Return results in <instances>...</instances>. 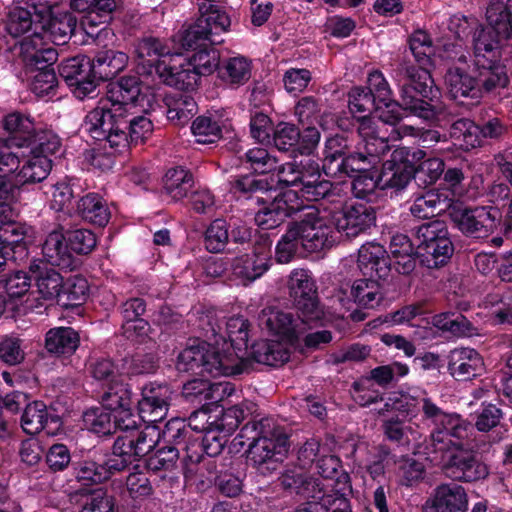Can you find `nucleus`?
Returning <instances> with one entry per match:
<instances>
[{"label": "nucleus", "mask_w": 512, "mask_h": 512, "mask_svg": "<svg viewBox=\"0 0 512 512\" xmlns=\"http://www.w3.org/2000/svg\"><path fill=\"white\" fill-rule=\"evenodd\" d=\"M400 120L401 116L393 113L382 116L381 121H376L367 115L359 116L357 132L361 141L357 145V150L348 154L338 164V169L348 173L349 171H367L374 167L381 156L391 148L386 124L396 125Z\"/></svg>", "instance_id": "nucleus-1"}, {"label": "nucleus", "mask_w": 512, "mask_h": 512, "mask_svg": "<svg viewBox=\"0 0 512 512\" xmlns=\"http://www.w3.org/2000/svg\"><path fill=\"white\" fill-rule=\"evenodd\" d=\"M509 83L506 69L488 70L473 62L472 67L452 65L445 74V84L450 97L459 102H479L485 94L505 88Z\"/></svg>", "instance_id": "nucleus-2"}, {"label": "nucleus", "mask_w": 512, "mask_h": 512, "mask_svg": "<svg viewBox=\"0 0 512 512\" xmlns=\"http://www.w3.org/2000/svg\"><path fill=\"white\" fill-rule=\"evenodd\" d=\"M160 436L155 426H148L143 432L120 434L117 436L112 454L101 463L107 479L121 472L147 455L157 444Z\"/></svg>", "instance_id": "nucleus-3"}, {"label": "nucleus", "mask_w": 512, "mask_h": 512, "mask_svg": "<svg viewBox=\"0 0 512 512\" xmlns=\"http://www.w3.org/2000/svg\"><path fill=\"white\" fill-rule=\"evenodd\" d=\"M125 109L119 105L103 104L92 109L85 116L82 128L93 139L106 141L111 148L128 145L127 122Z\"/></svg>", "instance_id": "nucleus-4"}, {"label": "nucleus", "mask_w": 512, "mask_h": 512, "mask_svg": "<svg viewBox=\"0 0 512 512\" xmlns=\"http://www.w3.org/2000/svg\"><path fill=\"white\" fill-rule=\"evenodd\" d=\"M455 34L461 39L472 33L473 62L488 70H495L496 67L506 69L499 61L502 38L495 34L490 26L478 24L475 19L471 21L464 17L457 19Z\"/></svg>", "instance_id": "nucleus-5"}, {"label": "nucleus", "mask_w": 512, "mask_h": 512, "mask_svg": "<svg viewBox=\"0 0 512 512\" xmlns=\"http://www.w3.org/2000/svg\"><path fill=\"white\" fill-rule=\"evenodd\" d=\"M287 287L299 317H302L303 321L322 323L325 312L319 302L317 287L311 273L306 269H294L289 275Z\"/></svg>", "instance_id": "nucleus-6"}, {"label": "nucleus", "mask_w": 512, "mask_h": 512, "mask_svg": "<svg viewBox=\"0 0 512 512\" xmlns=\"http://www.w3.org/2000/svg\"><path fill=\"white\" fill-rule=\"evenodd\" d=\"M248 460L262 475L276 471L288 452L287 437L276 427L273 435H265L255 442L248 443Z\"/></svg>", "instance_id": "nucleus-7"}, {"label": "nucleus", "mask_w": 512, "mask_h": 512, "mask_svg": "<svg viewBox=\"0 0 512 512\" xmlns=\"http://www.w3.org/2000/svg\"><path fill=\"white\" fill-rule=\"evenodd\" d=\"M107 101L112 105H119L130 110L140 108L146 112L153 101L147 86H143L138 76H124L115 82H110L106 92Z\"/></svg>", "instance_id": "nucleus-8"}, {"label": "nucleus", "mask_w": 512, "mask_h": 512, "mask_svg": "<svg viewBox=\"0 0 512 512\" xmlns=\"http://www.w3.org/2000/svg\"><path fill=\"white\" fill-rule=\"evenodd\" d=\"M310 207L305 218L296 224L302 236L303 250L310 253L320 252L331 248L338 241L339 232L336 223L319 217L313 207Z\"/></svg>", "instance_id": "nucleus-9"}, {"label": "nucleus", "mask_w": 512, "mask_h": 512, "mask_svg": "<svg viewBox=\"0 0 512 512\" xmlns=\"http://www.w3.org/2000/svg\"><path fill=\"white\" fill-rule=\"evenodd\" d=\"M59 75L78 99L91 96L98 86L91 59L85 55L63 60L59 65Z\"/></svg>", "instance_id": "nucleus-10"}, {"label": "nucleus", "mask_w": 512, "mask_h": 512, "mask_svg": "<svg viewBox=\"0 0 512 512\" xmlns=\"http://www.w3.org/2000/svg\"><path fill=\"white\" fill-rule=\"evenodd\" d=\"M443 471L448 478L457 482H475L485 479L489 474L487 465L473 451L464 447L448 452Z\"/></svg>", "instance_id": "nucleus-11"}, {"label": "nucleus", "mask_w": 512, "mask_h": 512, "mask_svg": "<svg viewBox=\"0 0 512 512\" xmlns=\"http://www.w3.org/2000/svg\"><path fill=\"white\" fill-rule=\"evenodd\" d=\"M258 321L262 329L288 341L298 338L306 329L322 324L316 323V321H303L302 317H299V313H297V318H294L291 312H285L276 307L262 309Z\"/></svg>", "instance_id": "nucleus-12"}, {"label": "nucleus", "mask_w": 512, "mask_h": 512, "mask_svg": "<svg viewBox=\"0 0 512 512\" xmlns=\"http://www.w3.org/2000/svg\"><path fill=\"white\" fill-rule=\"evenodd\" d=\"M473 432L470 422L462 419L460 415L450 413L437 427H434L430 438L435 451L450 452L465 446Z\"/></svg>", "instance_id": "nucleus-13"}, {"label": "nucleus", "mask_w": 512, "mask_h": 512, "mask_svg": "<svg viewBox=\"0 0 512 512\" xmlns=\"http://www.w3.org/2000/svg\"><path fill=\"white\" fill-rule=\"evenodd\" d=\"M172 394V390L166 384H146L142 388V398L138 401V416L149 424L162 421L167 416Z\"/></svg>", "instance_id": "nucleus-14"}, {"label": "nucleus", "mask_w": 512, "mask_h": 512, "mask_svg": "<svg viewBox=\"0 0 512 512\" xmlns=\"http://www.w3.org/2000/svg\"><path fill=\"white\" fill-rule=\"evenodd\" d=\"M310 208L299 194H277L256 214L255 221L262 229L269 230L280 225L286 217Z\"/></svg>", "instance_id": "nucleus-15"}, {"label": "nucleus", "mask_w": 512, "mask_h": 512, "mask_svg": "<svg viewBox=\"0 0 512 512\" xmlns=\"http://www.w3.org/2000/svg\"><path fill=\"white\" fill-rule=\"evenodd\" d=\"M41 29L49 34L56 44L66 43V39L73 35L77 26V18L70 11H60L47 5H34L32 7Z\"/></svg>", "instance_id": "nucleus-16"}, {"label": "nucleus", "mask_w": 512, "mask_h": 512, "mask_svg": "<svg viewBox=\"0 0 512 512\" xmlns=\"http://www.w3.org/2000/svg\"><path fill=\"white\" fill-rule=\"evenodd\" d=\"M135 52L139 59L137 72L142 76L157 77L167 69L162 57L170 54V48L159 38L145 36L137 41Z\"/></svg>", "instance_id": "nucleus-17"}, {"label": "nucleus", "mask_w": 512, "mask_h": 512, "mask_svg": "<svg viewBox=\"0 0 512 512\" xmlns=\"http://www.w3.org/2000/svg\"><path fill=\"white\" fill-rule=\"evenodd\" d=\"M466 489L457 483L437 485L424 504L426 512H468Z\"/></svg>", "instance_id": "nucleus-18"}, {"label": "nucleus", "mask_w": 512, "mask_h": 512, "mask_svg": "<svg viewBox=\"0 0 512 512\" xmlns=\"http://www.w3.org/2000/svg\"><path fill=\"white\" fill-rule=\"evenodd\" d=\"M375 221V208L360 198V201L347 207L343 215L336 219V229L347 238H355L370 229Z\"/></svg>", "instance_id": "nucleus-19"}, {"label": "nucleus", "mask_w": 512, "mask_h": 512, "mask_svg": "<svg viewBox=\"0 0 512 512\" xmlns=\"http://www.w3.org/2000/svg\"><path fill=\"white\" fill-rule=\"evenodd\" d=\"M450 218L464 234L474 238L488 236L493 227V218L485 207L468 209L458 201L451 210Z\"/></svg>", "instance_id": "nucleus-20"}, {"label": "nucleus", "mask_w": 512, "mask_h": 512, "mask_svg": "<svg viewBox=\"0 0 512 512\" xmlns=\"http://www.w3.org/2000/svg\"><path fill=\"white\" fill-rule=\"evenodd\" d=\"M246 367L247 362L240 358L233 349L219 350L214 344L207 343L202 375L234 376L243 373Z\"/></svg>", "instance_id": "nucleus-21"}, {"label": "nucleus", "mask_w": 512, "mask_h": 512, "mask_svg": "<svg viewBox=\"0 0 512 512\" xmlns=\"http://www.w3.org/2000/svg\"><path fill=\"white\" fill-rule=\"evenodd\" d=\"M20 53L26 66L32 71L54 69L53 65L58 60L57 50L47 46L43 35L36 31L21 40Z\"/></svg>", "instance_id": "nucleus-22"}, {"label": "nucleus", "mask_w": 512, "mask_h": 512, "mask_svg": "<svg viewBox=\"0 0 512 512\" xmlns=\"http://www.w3.org/2000/svg\"><path fill=\"white\" fill-rule=\"evenodd\" d=\"M23 430L28 434L45 432L46 435H55L61 429V420L58 415H50L47 407L40 401L26 405L21 418Z\"/></svg>", "instance_id": "nucleus-23"}, {"label": "nucleus", "mask_w": 512, "mask_h": 512, "mask_svg": "<svg viewBox=\"0 0 512 512\" xmlns=\"http://www.w3.org/2000/svg\"><path fill=\"white\" fill-rule=\"evenodd\" d=\"M358 268L369 277L386 279L391 271L389 255L385 248L374 242L363 244L358 250Z\"/></svg>", "instance_id": "nucleus-24"}, {"label": "nucleus", "mask_w": 512, "mask_h": 512, "mask_svg": "<svg viewBox=\"0 0 512 512\" xmlns=\"http://www.w3.org/2000/svg\"><path fill=\"white\" fill-rule=\"evenodd\" d=\"M269 260L266 247L255 248L251 253L233 259L232 273L242 281L253 282L269 269Z\"/></svg>", "instance_id": "nucleus-25"}, {"label": "nucleus", "mask_w": 512, "mask_h": 512, "mask_svg": "<svg viewBox=\"0 0 512 512\" xmlns=\"http://www.w3.org/2000/svg\"><path fill=\"white\" fill-rule=\"evenodd\" d=\"M29 272L36 282L39 294L44 299L60 298L64 282L53 266L42 259H34L30 262Z\"/></svg>", "instance_id": "nucleus-26"}, {"label": "nucleus", "mask_w": 512, "mask_h": 512, "mask_svg": "<svg viewBox=\"0 0 512 512\" xmlns=\"http://www.w3.org/2000/svg\"><path fill=\"white\" fill-rule=\"evenodd\" d=\"M448 369L458 381H467L480 374L483 360L472 348H456L450 352Z\"/></svg>", "instance_id": "nucleus-27"}, {"label": "nucleus", "mask_w": 512, "mask_h": 512, "mask_svg": "<svg viewBox=\"0 0 512 512\" xmlns=\"http://www.w3.org/2000/svg\"><path fill=\"white\" fill-rule=\"evenodd\" d=\"M199 17L197 20L211 31L212 37L220 38L221 33L228 31L231 20L225 6L218 0H198Z\"/></svg>", "instance_id": "nucleus-28"}, {"label": "nucleus", "mask_w": 512, "mask_h": 512, "mask_svg": "<svg viewBox=\"0 0 512 512\" xmlns=\"http://www.w3.org/2000/svg\"><path fill=\"white\" fill-rule=\"evenodd\" d=\"M399 86L400 99L399 101H393V103L400 106L403 110L409 111L424 120H433L441 113V106L431 104L420 98L421 96L416 91V88L403 82L399 83Z\"/></svg>", "instance_id": "nucleus-29"}, {"label": "nucleus", "mask_w": 512, "mask_h": 512, "mask_svg": "<svg viewBox=\"0 0 512 512\" xmlns=\"http://www.w3.org/2000/svg\"><path fill=\"white\" fill-rule=\"evenodd\" d=\"M209 318L208 324L211 326L210 333L214 338L219 337L222 340L228 338L230 342L231 348L235 351V349H241L242 347L247 346L248 342V322L243 317H231L225 322V326L223 327L219 323L212 324L211 317ZM214 344H218V340L214 339Z\"/></svg>", "instance_id": "nucleus-30"}, {"label": "nucleus", "mask_w": 512, "mask_h": 512, "mask_svg": "<svg viewBox=\"0 0 512 512\" xmlns=\"http://www.w3.org/2000/svg\"><path fill=\"white\" fill-rule=\"evenodd\" d=\"M128 63V56L121 51L107 49L97 52L91 66H93L94 78L97 84L101 81H108L113 79L126 67Z\"/></svg>", "instance_id": "nucleus-31"}, {"label": "nucleus", "mask_w": 512, "mask_h": 512, "mask_svg": "<svg viewBox=\"0 0 512 512\" xmlns=\"http://www.w3.org/2000/svg\"><path fill=\"white\" fill-rule=\"evenodd\" d=\"M3 129L6 137L2 140L15 145L17 149H25L36 128L28 116L14 112L4 118Z\"/></svg>", "instance_id": "nucleus-32"}, {"label": "nucleus", "mask_w": 512, "mask_h": 512, "mask_svg": "<svg viewBox=\"0 0 512 512\" xmlns=\"http://www.w3.org/2000/svg\"><path fill=\"white\" fill-rule=\"evenodd\" d=\"M79 344V333L71 327L51 328L45 336V349L56 356L72 355Z\"/></svg>", "instance_id": "nucleus-33"}, {"label": "nucleus", "mask_w": 512, "mask_h": 512, "mask_svg": "<svg viewBox=\"0 0 512 512\" xmlns=\"http://www.w3.org/2000/svg\"><path fill=\"white\" fill-rule=\"evenodd\" d=\"M428 66H415L407 62L400 64L397 74L398 82L409 84L423 98L432 99L435 97L433 91V79L427 69Z\"/></svg>", "instance_id": "nucleus-34"}, {"label": "nucleus", "mask_w": 512, "mask_h": 512, "mask_svg": "<svg viewBox=\"0 0 512 512\" xmlns=\"http://www.w3.org/2000/svg\"><path fill=\"white\" fill-rule=\"evenodd\" d=\"M44 261L51 266L68 268L73 263L72 253L60 230L49 233L42 246Z\"/></svg>", "instance_id": "nucleus-35"}, {"label": "nucleus", "mask_w": 512, "mask_h": 512, "mask_svg": "<svg viewBox=\"0 0 512 512\" xmlns=\"http://www.w3.org/2000/svg\"><path fill=\"white\" fill-rule=\"evenodd\" d=\"M457 201L449 198L447 194H420L410 207V212L417 218L425 219L451 210Z\"/></svg>", "instance_id": "nucleus-36"}, {"label": "nucleus", "mask_w": 512, "mask_h": 512, "mask_svg": "<svg viewBox=\"0 0 512 512\" xmlns=\"http://www.w3.org/2000/svg\"><path fill=\"white\" fill-rule=\"evenodd\" d=\"M486 18L495 34L512 46V0H507L506 4L491 2L486 10Z\"/></svg>", "instance_id": "nucleus-37"}, {"label": "nucleus", "mask_w": 512, "mask_h": 512, "mask_svg": "<svg viewBox=\"0 0 512 512\" xmlns=\"http://www.w3.org/2000/svg\"><path fill=\"white\" fill-rule=\"evenodd\" d=\"M370 278L355 280L351 287L354 302L363 308L374 309L378 307L384 297L381 284Z\"/></svg>", "instance_id": "nucleus-38"}, {"label": "nucleus", "mask_w": 512, "mask_h": 512, "mask_svg": "<svg viewBox=\"0 0 512 512\" xmlns=\"http://www.w3.org/2000/svg\"><path fill=\"white\" fill-rule=\"evenodd\" d=\"M157 77L163 83L179 90H193L197 86L201 76L187 61L179 66H170L167 64L166 71L160 72Z\"/></svg>", "instance_id": "nucleus-39"}, {"label": "nucleus", "mask_w": 512, "mask_h": 512, "mask_svg": "<svg viewBox=\"0 0 512 512\" xmlns=\"http://www.w3.org/2000/svg\"><path fill=\"white\" fill-rule=\"evenodd\" d=\"M78 212L82 218L98 226H105L110 219V209L99 194H86L78 201Z\"/></svg>", "instance_id": "nucleus-40"}, {"label": "nucleus", "mask_w": 512, "mask_h": 512, "mask_svg": "<svg viewBox=\"0 0 512 512\" xmlns=\"http://www.w3.org/2000/svg\"><path fill=\"white\" fill-rule=\"evenodd\" d=\"M206 349L207 342L193 340L179 353L176 362L177 370L202 374Z\"/></svg>", "instance_id": "nucleus-41"}, {"label": "nucleus", "mask_w": 512, "mask_h": 512, "mask_svg": "<svg viewBox=\"0 0 512 512\" xmlns=\"http://www.w3.org/2000/svg\"><path fill=\"white\" fill-rule=\"evenodd\" d=\"M252 355L256 362L278 366L289 359L288 350L278 341H259L252 347Z\"/></svg>", "instance_id": "nucleus-42"}, {"label": "nucleus", "mask_w": 512, "mask_h": 512, "mask_svg": "<svg viewBox=\"0 0 512 512\" xmlns=\"http://www.w3.org/2000/svg\"><path fill=\"white\" fill-rule=\"evenodd\" d=\"M221 383H211L204 379H193L183 385L182 394L188 401L217 402L221 399Z\"/></svg>", "instance_id": "nucleus-43"}, {"label": "nucleus", "mask_w": 512, "mask_h": 512, "mask_svg": "<svg viewBox=\"0 0 512 512\" xmlns=\"http://www.w3.org/2000/svg\"><path fill=\"white\" fill-rule=\"evenodd\" d=\"M450 136L456 141L455 145H459L464 150H470L481 144L480 126L466 118L458 119L451 125Z\"/></svg>", "instance_id": "nucleus-44"}, {"label": "nucleus", "mask_w": 512, "mask_h": 512, "mask_svg": "<svg viewBox=\"0 0 512 512\" xmlns=\"http://www.w3.org/2000/svg\"><path fill=\"white\" fill-rule=\"evenodd\" d=\"M61 147L60 138L51 130L35 129L29 143L26 145L25 150L29 156L44 155L50 158L59 151Z\"/></svg>", "instance_id": "nucleus-45"}, {"label": "nucleus", "mask_w": 512, "mask_h": 512, "mask_svg": "<svg viewBox=\"0 0 512 512\" xmlns=\"http://www.w3.org/2000/svg\"><path fill=\"white\" fill-rule=\"evenodd\" d=\"M102 407L114 413L122 408L133 406L132 392L127 384L116 381L108 385L101 397Z\"/></svg>", "instance_id": "nucleus-46"}, {"label": "nucleus", "mask_w": 512, "mask_h": 512, "mask_svg": "<svg viewBox=\"0 0 512 512\" xmlns=\"http://www.w3.org/2000/svg\"><path fill=\"white\" fill-rule=\"evenodd\" d=\"M303 250L302 236L296 222L289 225L286 233L276 246V259L279 263H289L293 257Z\"/></svg>", "instance_id": "nucleus-47"}, {"label": "nucleus", "mask_w": 512, "mask_h": 512, "mask_svg": "<svg viewBox=\"0 0 512 512\" xmlns=\"http://www.w3.org/2000/svg\"><path fill=\"white\" fill-rule=\"evenodd\" d=\"M453 252L454 246L447 235L420 251L421 262L428 268H438L450 259Z\"/></svg>", "instance_id": "nucleus-48"}, {"label": "nucleus", "mask_w": 512, "mask_h": 512, "mask_svg": "<svg viewBox=\"0 0 512 512\" xmlns=\"http://www.w3.org/2000/svg\"><path fill=\"white\" fill-rule=\"evenodd\" d=\"M30 158L23 165L18 174V182L23 185L36 183L44 180L52 167V160L47 156H29Z\"/></svg>", "instance_id": "nucleus-49"}, {"label": "nucleus", "mask_w": 512, "mask_h": 512, "mask_svg": "<svg viewBox=\"0 0 512 512\" xmlns=\"http://www.w3.org/2000/svg\"><path fill=\"white\" fill-rule=\"evenodd\" d=\"M425 466L422 462L406 457L398 462L397 482L406 488L417 487L425 478Z\"/></svg>", "instance_id": "nucleus-50"}, {"label": "nucleus", "mask_w": 512, "mask_h": 512, "mask_svg": "<svg viewBox=\"0 0 512 512\" xmlns=\"http://www.w3.org/2000/svg\"><path fill=\"white\" fill-rule=\"evenodd\" d=\"M219 75L231 85H243L251 77V63L244 57L230 58L221 68Z\"/></svg>", "instance_id": "nucleus-51"}, {"label": "nucleus", "mask_w": 512, "mask_h": 512, "mask_svg": "<svg viewBox=\"0 0 512 512\" xmlns=\"http://www.w3.org/2000/svg\"><path fill=\"white\" fill-rule=\"evenodd\" d=\"M146 310V304L143 299L131 298L122 305V314L126 323L123 324V333L127 338H131L132 332L143 330L147 323L140 318Z\"/></svg>", "instance_id": "nucleus-52"}, {"label": "nucleus", "mask_w": 512, "mask_h": 512, "mask_svg": "<svg viewBox=\"0 0 512 512\" xmlns=\"http://www.w3.org/2000/svg\"><path fill=\"white\" fill-rule=\"evenodd\" d=\"M281 485L285 489L295 491L306 498H316V491L321 483L318 479L305 476L303 473L288 471L280 478Z\"/></svg>", "instance_id": "nucleus-53"}, {"label": "nucleus", "mask_w": 512, "mask_h": 512, "mask_svg": "<svg viewBox=\"0 0 512 512\" xmlns=\"http://www.w3.org/2000/svg\"><path fill=\"white\" fill-rule=\"evenodd\" d=\"M300 140V130L294 124L280 122L273 129L274 146L281 152L295 154Z\"/></svg>", "instance_id": "nucleus-54"}, {"label": "nucleus", "mask_w": 512, "mask_h": 512, "mask_svg": "<svg viewBox=\"0 0 512 512\" xmlns=\"http://www.w3.org/2000/svg\"><path fill=\"white\" fill-rule=\"evenodd\" d=\"M415 168L408 166L407 168H391L382 167L381 173L378 175V188L402 190L414 178Z\"/></svg>", "instance_id": "nucleus-55"}, {"label": "nucleus", "mask_w": 512, "mask_h": 512, "mask_svg": "<svg viewBox=\"0 0 512 512\" xmlns=\"http://www.w3.org/2000/svg\"><path fill=\"white\" fill-rule=\"evenodd\" d=\"M196 112L195 100L189 95L180 94L168 106L167 118L176 125H185Z\"/></svg>", "instance_id": "nucleus-56"}, {"label": "nucleus", "mask_w": 512, "mask_h": 512, "mask_svg": "<svg viewBox=\"0 0 512 512\" xmlns=\"http://www.w3.org/2000/svg\"><path fill=\"white\" fill-rule=\"evenodd\" d=\"M33 23L35 25L39 23L34 10L32 14L29 9L14 7L8 14L6 30L11 36L19 37L27 32L32 27Z\"/></svg>", "instance_id": "nucleus-57"}, {"label": "nucleus", "mask_w": 512, "mask_h": 512, "mask_svg": "<svg viewBox=\"0 0 512 512\" xmlns=\"http://www.w3.org/2000/svg\"><path fill=\"white\" fill-rule=\"evenodd\" d=\"M83 422L87 429L99 435H108L114 428L112 413L102 406L87 410Z\"/></svg>", "instance_id": "nucleus-58"}, {"label": "nucleus", "mask_w": 512, "mask_h": 512, "mask_svg": "<svg viewBox=\"0 0 512 512\" xmlns=\"http://www.w3.org/2000/svg\"><path fill=\"white\" fill-rule=\"evenodd\" d=\"M181 44L185 49H197L205 45L208 41L210 44H220L223 39L212 37L211 31L206 30L205 26L200 24L198 20L190 25L181 35Z\"/></svg>", "instance_id": "nucleus-59"}, {"label": "nucleus", "mask_w": 512, "mask_h": 512, "mask_svg": "<svg viewBox=\"0 0 512 512\" xmlns=\"http://www.w3.org/2000/svg\"><path fill=\"white\" fill-rule=\"evenodd\" d=\"M191 131L198 143H215L222 137V129L219 123L208 116L197 117L191 126Z\"/></svg>", "instance_id": "nucleus-60"}, {"label": "nucleus", "mask_w": 512, "mask_h": 512, "mask_svg": "<svg viewBox=\"0 0 512 512\" xmlns=\"http://www.w3.org/2000/svg\"><path fill=\"white\" fill-rule=\"evenodd\" d=\"M188 62L200 76H207L220 68V53L215 48L200 49L189 58Z\"/></svg>", "instance_id": "nucleus-61"}, {"label": "nucleus", "mask_w": 512, "mask_h": 512, "mask_svg": "<svg viewBox=\"0 0 512 512\" xmlns=\"http://www.w3.org/2000/svg\"><path fill=\"white\" fill-rule=\"evenodd\" d=\"M229 232L226 221L222 219L214 220L205 232V247L212 253H218L224 250L228 243Z\"/></svg>", "instance_id": "nucleus-62"}, {"label": "nucleus", "mask_w": 512, "mask_h": 512, "mask_svg": "<svg viewBox=\"0 0 512 512\" xmlns=\"http://www.w3.org/2000/svg\"><path fill=\"white\" fill-rule=\"evenodd\" d=\"M447 235H449L448 228L443 221L434 220L424 223L415 230V236L418 241L417 249L421 251L428 244L435 243Z\"/></svg>", "instance_id": "nucleus-63"}, {"label": "nucleus", "mask_w": 512, "mask_h": 512, "mask_svg": "<svg viewBox=\"0 0 512 512\" xmlns=\"http://www.w3.org/2000/svg\"><path fill=\"white\" fill-rule=\"evenodd\" d=\"M444 172V162L439 158H430L423 161L415 169L414 179L419 187L426 189L434 184Z\"/></svg>", "instance_id": "nucleus-64"}]
</instances>
